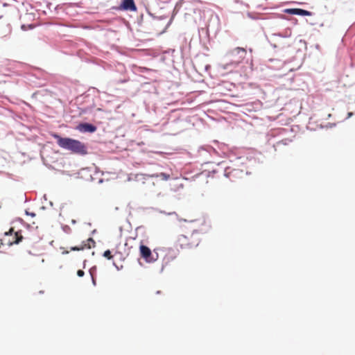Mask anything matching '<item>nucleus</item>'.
<instances>
[{
	"instance_id": "7",
	"label": "nucleus",
	"mask_w": 355,
	"mask_h": 355,
	"mask_svg": "<svg viewBox=\"0 0 355 355\" xmlns=\"http://www.w3.org/2000/svg\"><path fill=\"white\" fill-rule=\"evenodd\" d=\"M121 7L125 10L135 11L137 10L134 0H123Z\"/></svg>"
},
{
	"instance_id": "2",
	"label": "nucleus",
	"mask_w": 355,
	"mask_h": 355,
	"mask_svg": "<svg viewBox=\"0 0 355 355\" xmlns=\"http://www.w3.org/2000/svg\"><path fill=\"white\" fill-rule=\"evenodd\" d=\"M200 243V239L196 234L180 235L178 239V243L182 249H188L196 247Z\"/></svg>"
},
{
	"instance_id": "13",
	"label": "nucleus",
	"mask_w": 355,
	"mask_h": 355,
	"mask_svg": "<svg viewBox=\"0 0 355 355\" xmlns=\"http://www.w3.org/2000/svg\"><path fill=\"white\" fill-rule=\"evenodd\" d=\"M84 274H85V272H84V271H83V270H78L77 271V275H78V277H83V276H84Z\"/></svg>"
},
{
	"instance_id": "6",
	"label": "nucleus",
	"mask_w": 355,
	"mask_h": 355,
	"mask_svg": "<svg viewBox=\"0 0 355 355\" xmlns=\"http://www.w3.org/2000/svg\"><path fill=\"white\" fill-rule=\"evenodd\" d=\"M95 241L92 238H89L86 241L82 242V243L78 246L72 247L71 250L73 251H80L84 250L85 249H91L95 246Z\"/></svg>"
},
{
	"instance_id": "10",
	"label": "nucleus",
	"mask_w": 355,
	"mask_h": 355,
	"mask_svg": "<svg viewBox=\"0 0 355 355\" xmlns=\"http://www.w3.org/2000/svg\"><path fill=\"white\" fill-rule=\"evenodd\" d=\"M157 177H159L164 180H167L169 179L170 175L164 173H161L159 175H157Z\"/></svg>"
},
{
	"instance_id": "15",
	"label": "nucleus",
	"mask_w": 355,
	"mask_h": 355,
	"mask_svg": "<svg viewBox=\"0 0 355 355\" xmlns=\"http://www.w3.org/2000/svg\"><path fill=\"white\" fill-rule=\"evenodd\" d=\"M37 252H38V250L35 252H32L31 250H28V254L35 256V255H37Z\"/></svg>"
},
{
	"instance_id": "1",
	"label": "nucleus",
	"mask_w": 355,
	"mask_h": 355,
	"mask_svg": "<svg viewBox=\"0 0 355 355\" xmlns=\"http://www.w3.org/2000/svg\"><path fill=\"white\" fill-rule=\"evenodd\" d=\"M53 137L56 139L58 145L62 148L75 154L83 155L87 153V146L78 140L68 137L63 138L57 134L53 135Z\"/></svg>"
},
{
	"instance_id": "14",
	"label": "nucleus",
	"mask_w": 355,
	"mask_h": 355,
	"mask_svg": "<svg viewBox=\"0 0 355 355\" xmlns=\"http://www.w3.org/2000/svg\"><path fill=\"white\" fill-rule=\"evenodd\" d=\"M12 32V28H11V26L10 24H8V32H7V34L6 35H8L11 33Z\"/></svg>"
},
{
	"instance_id": "4",
	"label": "nucleus",
	"mask_w": 355,
	"mask_h": 355,
	"mask_svg": "<svg viewBox=\"0 0 355 355\" xmlns=\"http://www.w3.org/2000/svg\"><path fill=\"white\" fill-rule=\"evenodd\" d=\"M139 252L141 257L143 258L147 263L155 262L158 257L157 254L154 256L151 250L148 246L143 244L140 245L139 246Z\"/></svg>"
},
{
	"instance_id": "8",
	"label": "nucleus",
	"mask_w": 355,
	"mask_h": 355,
	"mask_svg": "<svg viewBox=\"0 0 355 355\" xmlns=\"http://www.w3.org/2000/svg\"><path fill=\"white\" fill-rule=\"evenodd\" d=\"M78 129L80 132H94L96 130V127L92 124L85 123L79 124L78 126Z\"/></svg>"
},
{
	"instance_id": "12",
	"label": "nucleus",
	"mask_w": 355,
	"mask_h": 355,
	"mask_svg": "<svg viewBox=\"0 0 355 355\" xmlns=\"http://www.w3.org/2000/svg\"><path fill=\"white\" fill-rule=\"evenodd\" d=\"M103 257L107 258V259H111L112 258V255L111 254L110 250H107L104 252Z\"/></svg>"
},
{
	"instance_id": "3",
	"label": "nucleus",
	"mask_w": 355,
	"mask_h": 355,
	"mask_svg": "<svg viewBox=\"0 0 355 355\" xmlns=\"http://www.w3.org/2000/svg\"><path fill=\"white\" fill-rule=\"evenodd\" d=\"M247 54L246 50L243 48L237 47L230 52V62L228 64L238 65L245 58Z\"/></svg>"
},
{
	"instance_id": "11",
	"label": "nucleus",
	"mask_w": 355,
	"mask_h": 355,
	"mask_svg": "<svg viewBox=\"0 0 355 355\" xmlns=\"http://www.w3.org/2000/svg\"><path fill=\"white\" fill-rule=\"evenodd\" d=\"M34 27H35V26H34L33 24H29V25L23 24V25H21V28L23 31H27L28 29H32V28H33Z\"/></svg>"
},
{
	"instance_id": "5",
	"label": "nucleus",
	"mask_w": 355,
	"mask_h": 355,
	"mask_svg": "<svg viewBox=\"0 0 355 355\" xmlns=\"http://www.w3.org/2000/svg\"><path fill=\"white\" fill-rule=\"evenodd\" d=\"M5 236H10L11 239H9L6 243L8 245H12L14 244H18L23 240V236L21 235V232H14L12 227H11L9 231L6 232L4 233Z\"/></svg>"
},
{
	"instance_id": "16",
	"label": "nucleus",
	"mask_w": 355,
	"mask_h": 355,
	"mask_svg": "<svg viewBox=\"0 0 355 355\" xmlns=\"http://www.w3.org/2000/svg\"><path fill=\"white\" fill-rule=\"evenodd\" d=\"M69 252L68 251H66V252H63V254H68Z\"/></svg>"
},
{
	"instance_id": "9",
	"label": "nucleus",
	"mask_w": 355,
	"mask_h": 355,
	"mask_svg": "<svg viewBox=\"0 0 355 355\" xmlns=\"http://www.w3.org/2000/svg\"><path fill=\"white\" fill-rule=\"evenodd\" d=\"M286 12L291 15H297L302 16H309L311 15V12L309 11L300 8L288 9L286 10Z\"/></svg>"
},
{
	"instance_id": "17",
	"label": "nucleus",
	"mask_w": 355,
	"mask_h": 355,
	"mask_svg": "<svg viewBox=\"0 0 355 355\" xmlns=\"http://www.w3.org/2000/svg\"><path fill=\"white\" fill-rule=\"evenodd\" d=\"M352 113H349V116H352Z\"/></svg>"
}]
</instances>
